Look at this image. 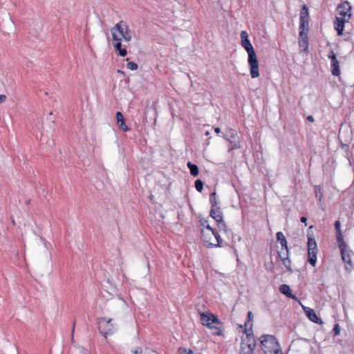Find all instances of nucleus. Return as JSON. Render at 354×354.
<instances>
[{"instance_id":"f257e3e1","label":"nucleus","mask_w":354,"mask_h":354,"mask_svg":"<svg viewBox=\"0 0 354 354\" xmlns=\"http://www.w3.org/2000/svg\"><path fill=\"white\" fill-rule=\"evenodd\" d=\"M111 33L115 50L120 56H126L127 51L122 47V41L130 42L132 39V32L129 26L125 21H120L111 29Z\"/></svg>"},{"instance_id":"f03ea898","label":"nucleus","mask_w":354,"mask_h":354,"mask_svg":"<svg viewBox=\"0 0 354 354\" xmlns=\"http://www.w3.org/2000/svg\"><path fill=\"white\" fill-rule=\"evenodd\" d=\"M241 46L247 51L248 55V66L250 68V74L252 78H257L259 77V65L257 59L256 52L251 44L248 32L243 30L241 32Z\"/></svg>"},{"instance_id":"7ed1b4c3","label":"nucleus","mask_w":354,"mask_h":354,"mask_svg":"<svg viewBox=\"0 0 354 354\" xmlns=\"http://www.w3.org/2000/svg\"><path fill=\"white\" fill-rule=\"evenodd\" d=\"M352 17L351 6L349 2L344 1L337 8V15L334 22V27L338 35H342L344 24L349 21Z\"/></svg>"},{"instance_id":"20e7f679","label":"nucleus","mask_w":354,"mask_h":354,"mask_svg":"<svg viewBox=\"0 0 354 354\" xmlns=\"http://www.w3.org/2000/svg\"><path fill=\"white\" fill-rule=\"evenodd\" d=\"M200 319L201 324L210 329L214 335L218 336L223 335V323L216 315L210 312L201 313Z\"/></svg>"},{"instance_id":"39448f33","label":"nucleus","mask_w":354,"mask_h":354,"mask_svg":"<svg viewBox=\"0 0 354 354\" xmlns=\"http://www.w3.org/2000/svg\"><path fill=\"white\" fill-rule=\"evenodd\" d=\"M261 347L264 354H283L277 338L272 335L260 337Z\"/></svg>"},{"instance_id":"423d86ee","label":"nucleus","mask_w":354,"mask_h":354,"mask_svg":"<svg viewBox=\"0 0 354 354\" xmlns=\"http://www.w3.org/2000/svg\"><path fill=\"white\" fill-rule=\"evenodd\" d=\"M201 239L207 247H222L223 241L220 235L213 228L202 230Z\"/></svg>"},{"instance_id":"0eeeda50","label":"nucleus","mask_w":354,"mask_h":354,"mask_svg":"<svg viewBox=\"0 0 354 354\" xmlns=\"http://www.w3.org/2000/svg\"><path fill=\"white\" fill-rule=\"evenodd\" d=\"M100 333L106 338L107 335H111L116 331V324L113 319L106 317H100L97 320Z\"/></svg>"},{"instance_id":"6e6552de","label":"nucleus","mask_w":354,"mask_h":354,"mask_svg":"<svg viewBox=\"0 0 354 354\" xmlns=\"http://www.w3.org/2000/svg\"><path fill=\"white\" fill-rule=\"evenodd\" d=\"M338 244L341 252L342 259L345 263V268L347 270H351L353 268V263L350 253L347 250V245L344 241L343 236H339Z\"/></svg>"},{"instance_id":"1a4fd4ad","label":"nucleus","mask_w":354,"mask_h":354,"mask_svg":"<svg viewBox=\"0 0 354 354\" xmlns=\"http://www.w3.org/2000/svg\"><path fill=\"white\" fill-rule=\"evenodd\" d=\"M318 249L315 239L313 236L308 237V261L315 267L317 262Z\"/></svg>"},{"instance_id":"9d476101","label":"nucleus","mask_w":354,"mask_h":354,"mask_svg":"<svg viewBox=\"0 0 354 354\" xmlns=\"http://www.w3.org/2000/svg\"><path fill=\"white\" fill-rule=\"evenodd\" d=\"M209 216L216 221L218 228L220 231L227 232V227L223 221V213L221 207L211 208Z\"/></svg>"},{"instance_id":"9b49d317","label":"nucleus","mask_w":354,"mask_h":354,"mask_svg":"<svg viewBox=\"0 0 354 354\" xmlns=\"http://www.w3.org/2000/svg\"><path fill=\"white\" fill-rule=\"evenodd\" d=\"M247 342L243 340L241 342V352L243 354H252L256 344L254 337L252 334L248 333L246 331Z\"/></svg>"},{"instance_id":"f8f14e48","label":"nucleus","mask_w":354,"mask_h":354,"mask_svg":"<svg viewBox=\"0 0 354 354\" xmlns=\"http://www.w3.org/2000/svg\"><path fill=\"white\" fill-rule=\"evenodd\" d=\"M277 254L279 258L282 261L283 265L288 270H291V261L289 259L288 247H281V249L278 250Z\"/></svg>"},{"instance_id":"ddd939ff","label":"nucleus","mask_w":354,"mask_h":354,"mask_svg":"<svg viewBox=\"0 0 354 354\" xmlns=\"http://www.w3.org/2000/svg\"><path fill=\"white\" fill-rule=\"evenodd\" d=\"M328 58L331 60V73L335 76L340 75L339 62L337 60L335 53L331 50L328 55Z\"/></svg>"},{"instance_id":"4468645a","label":"nucleus","mask_w":354,"mask_h":354,"mask_svg":"<svg viewBox=\"0 0 354 354\" xmlns=\"http://www.w3.org/2000/svg\"><path fill=\"white\" fill-rule=\"evenodd\" d=\"M303 310H304L306 315L307 316V317L311 322L318 324H322L323 323L321 318H319L318 317L316 312L313 309L308 308V307L303 306Z\"/></svg>"},{"instance_id":"2eb2a0df","label":"nucleus","mask_w":354,"mask_h":354,"mask_svg":"<svg viewBox=\"0 0 354 354\" xmlns=\"http://www.w3.org/2000/svg\"><path fill=\"white\" fill-rule=\"evenodd\" d=\"M299 45L304 51H307L308 48V38L306 32L303 30L299 31Z\"/></svg>"},{"instance_id":"dca6fc26","label":"nucleus","mask_w":354,"mask_h":354,"mask_svg":"<svg viewBox=\"0 0 354 354\" xmlns=\"http://www.w3.org/2000/svg\"><path fill=\"white\" fill-rule=\"evenodd\" d=\"M115 117H116V120H117V123H118L120 129L124 132L129 131L130 130V129L125 124V119H124L122 113L120 111H118L116 113Z\"/></svg>"},{"instance_id":"f3484780","label":"nucleus","mask_w":354,"mask_h":354,"mask_svg":"<svg viewBox=\"0 0 354 354\" xmlns=\"http://www.w3.org/2000/svg\"><path fill=\"white\" fill-rule=\"evenodd\" d=\"M279 291L282 294L286 295L289 298H291L293 299H297V297L294 295L292 294V290H291L290 286L286 284L281 285L279 286Z\"/></svg>"},{"instance_id":"a211bd4d","label":"nucleus","mask_w":354,"mask_h":354,"mask_svg":"<svg viewBox=\"0 0 354 354\" xmlns=\"http://www.w3.org/2000/svg\"><path fill=\"white\" fill-rule=\"evenodd\" d=\"M299 21H309L308 8L306 5H304L301 10Z\"/></svg>"},{"instance_id":"6ab92c4d","label":"nucleus","mask_w":354,"mask_h":354,"mask_svg":"<svg viewBox=\"0 0 354 354\" xmlns=\"http://www.w3.org/2000/svg\"><path fill=\"white\" fill-rule=\"evenodd\" d=\"M277 240L280 243L281 247H286L288 246L287 240L281 232H278L276 234Z\"/></svg>"},{"instance_id":"aec40b11","label":"nucleus","mask_w":354,"mask_h":354,"mask_svg":"<svg viewBox=\"0 0 354 354\" xmlns=\"http://www.w3.org/2000/svg\"><path fill=\"white\" fill-rule=\"evenodd\" d=\"M187 166L189 169L190 174L192 176H196L198 175L199 171L198 167L196 165H194L191 162H188Z\"/></svg>"},{"instance_id":"412c9836","label":"nucleus","mask_w":354,"mask_h":354,"mask_svg":"<svg viewBox=\"0 0 354 354\" xmlns=\"http://www.w3.org/2000/svg\"><path fill=\"white\" fill-rule=\"evenodd\" d=\"M209 202L211 204V208H216L219 207V203L216 197V192H213L210 194Z\"/></svg>"},{"instance_id":"4be33fe9","label":"nucleus","mask_w":354,"mask_h":354,"mask_svg":"<svg viewBox=\"0 0 354 354\" xmlns=\"http://www.w3.org/2000/svg\"><path fill=\"white\" fill-rule=\"evenodd\" d=\"M303 30L308 32V21H299V31Z\"/></svg>"},{"instance_id":"5701e85b","label":"nucleus","mask_w":354,"mask_h":354,"mask_svg":"<svg viewBox=\"0 0 354 354\" xmlns=\"http://www.w3.org/2000/svg\"><path fill=\"white\" fill-rule=\"evenodd\" d=\"M200 226H201V232H202V230L212 228L209 224V222L205 219H201L200 221Z\"/></svg>"},{"instance_id":"b1692460","label":"nucleus","mask_w":354,"mask_h":354,"mask_svg":"<svg viewBox=\"0 0 354 354\" xmlns=\"http://www.w3.org/2000/svg\"><path fill=\"white\" fill-rule=\"evenodd\" d=\"M194 185H195V188L199 192H202L203 189V183L201 180L200 179H197L195 183H194Z\"/></svg>"},{"instance_id":"393cba45","label":"nucleus","mask_w":354,"mask_h":354,"mask_svg":"<svg viewBox=\"0 0 354 354\" xmlns=\"http://www.w3.org/2000/svg\"><path fill=\"white\" fill-rule=\"evenodd\" d=\"M228 141H230L231 145H232V147L230 148V150H234V149H240L241 148V145H240V142L239 140H230L229 139H227Z\"/></svg>"},{"instance_id":"a878e982","label":"nucleus","mask_w":354,"mask_h":354,"mask_svg":"<svg viewBox=\"0 0 354 354\" xmlns=\"http://www.w3.org/2000/svg\"><path fill=\"white\" fill-rule=\"evenodd\" d=\"M335 227L337 230V240L338 241L339 236H343L340 230V222L339 221H335Z\"/></svg>"},{"instance_id":"bb28decb","label":"nucleus","mask_w":354,"mask_h":354,"mask_svg":"<svg viewBox=\"0 0 354 354\" xmlns=\"http://www.w3.org/2000/svg\"><path fill=\"white\" fill-rule=\"evenodd\" d=\"M178 354H193L191 349L187 350L185 348L180 347L178 350Z\"/></svg>"},{"instance_id":"cd10ccee","label":"nucleus","mask_w":354,"mask_h":354,"mask_svg":"<svg viewBox=\"0 0 354 354\" xmlns=\"http://www.w3.org/2000/svg\"><path fill=\"white\" fill-rule=\"evenodd\" d=\"M127 67L131 71H135L138 69V64L135 62H130L127 63Z\"/></svg>"},{"instance_id":"c85d7f7f","label":"nucleus","mask_w":354,"mask_h":354,"mask_svg":"<svg viewBox=\"0 0 354 354\" xmlns=\"http://www.w3.org/2000/svg\"><path fill=\"white\" fill-rule=\"evenodd\" d=\"M131 354H142V348L140 346H136L131 348Z\"/></svg>"},{"instance_id":"c756f323","label":"nucleus","mask_w":354,"mask_h":354,"mask_svg":"<svg viewBox=\"0 0 354 354\" xmlns=\"http://www.w3.org/2000/svg\"><path fill=\"white\" fill-rule=\"evenodd\" d=\"M315 194V197L320 201L322 198V193L321 188L319 187V188L316 189Z\"/></svg>"},{"instance_id":"7c9ffc66","label":"nucleus","mask_w":354,"mask_h":354,"mask_svg":"<svg viewBox=\"0 0 354 354\" xmlns=\"http://www.w3.org/2000/svg\"><path fill=\"white\" fill-rule=\"evenodd\" d=\"M333 332H334V334L335 335H337L339 334L340 333V328H339V326L337 324H336L335 326H334V328H333Z\"/></svg>"},{"instance_id":"2f4dec72","label":"nucleus","mask_w":354,"mask_h":354,"mask_svg":"<svg viewBox=\"0 0 354 354\" xmlns=\"http://www.w3.org/2000/svg\"><path fill=\"white\" fill-rule=\"evenodd\" d=\"M253 319V314L252 312L249 311L248 313V322L245 323V326H247L248 322H250Z\"/></svg>"},{"instance_id":"473e14b6","label":"nucleus","mask_w":354,"mask_h":354,"mask_svg":"<svg viewBox=\"0 0 354 354\" xmlns=\"http://www.w3.org/2000/svg\"><path fill=\"white\" fill-rule=\"evenodd\" d=\"M6 96L5 95H0V103H3L6 101Z\"/></svg>"},{"instance_id":"72a5a7b5","label":"nucleus","mask_w":354,"mask_h":354,"mask_svg":"<svg viewBox=\"0 0 354 354\" xmlns=\"http://www.w3.org/2000/svg\"><path fill=\"white\" fill-rule=\"evenodd\" d=\"M301 222L303 223H305V225H306V222H307V218L305 216H302L301 218Z\"/></svg>"},{"instance_id":"f704fd0d","label":"nucleus","mask_w":354,"mask_h":354,"mask_svg":"<svg viewBox=\"0 0 354 354\" xmlns=\"http://www.w3.org/2000/svg\"><path fill=\"white\" fill-rule=\"evenodd\" d=\"M307 120L310 122H314V118L312 115H308L307 117Z\"/></svg>"},{"instance_id":"c9c22d12","label":"nucleus","mask_w":354,"mask_h":354,"mask_svg":"<svg viewBox=\"0 0 354 354\" xmlns=\"http://www.w3.org/2000/svg\"><path fill=\"white\" fill-rule=\"evenodd\" d=\"M214 131L216 133H219L221 132V129L218 128V127H215L214 128Z\"/></svg>"},{"instance_id":"e433bc0d","label":"nucleus","mask_w":354,"mask_h":354,"mask_svg":"<svg viewBox=\"0 0 354 354\" xmlns=\"http://www.w3.org/2000/svg\"><path fill=\"white\" fill-rule=\"evenodd\" d=\"M205 134V136H209V131H206Z\"/></svg>"},{"instance_id":"4c0bfd02","label":"nucleus","mask_w":354,"mask_h":354,"mask_svg":"<svg viewBox=\"0 0 354 354\" xmlns=\"http://www.w3.org/2000/svg\"><path fill=\"white\" fill-rule=\"evenodd\" d=\"M236 137V134L232 135V138H235Z\"/></svg>"},{"instance_id":"58836bf2","label":"nucleus","mask_w":354,"mask_h":354,"mask_svg":"<svg viewBox=\"0 0 354 354\" xmlns=\"http://www.w3.org/2000/svg\"><path fill=\"white\" fill-rule=\"evenodd\" d=\"M30 200H28V201L26 202V203L28 205V204H29V203H30Z\"/></svg>"},{"instance_id":"ea45409f","label":"nucleus","mask_w":354,"mask_h":354,"mask_svg":"<svg viewBox=\"0 0 354 354\" xmlns=\"http://www.w3.org/2000/svg\"><path fill=\"white\" fill-rule=\"evenodd\" d=\"M74 328H75V324L73 326V330H74Z\"/></svg>"}]
</instances>
